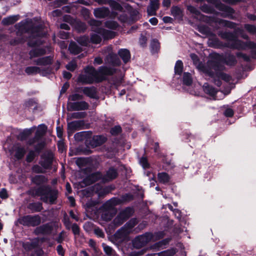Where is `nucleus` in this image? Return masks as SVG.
Listing matches in <instances>:
<instances>
[{"instance_id": "nucleus-1", "label": "nucleus", "mask_w": 256, "mask_h": 256, "mask_svg": "<svg viewBox=\"0 0 256 256\" xmlns=\"http://www.w3.org/2000/svg\"><path fill=\"white\" fill-rule=\"evenodd\" d=\"M42 222V218L38 214H28L20 216L15 222V225H22L26 227H36L34 231L36 236L40 234L50 236L52 234L54 226L51 222H48L40 225Z\"/></svg>"}, {"instance_id": "nucleus-2", "label": "nucleus", "mask_w": 256, "mask_h": 256, "mask_svg": "<svg viewBox=\"0 0 256 256\" xmlns=\"http://www.w3.org/2000/svg\"><path fill=\"white\" fill-rule=\"evenodd\" d=\"M218 36L222 39L232 42L229 47L234 50H246V48L256 49V43L250 40L244 42L238 39L237 34L231 32L220 31Z\"/></svg>"}, {"instance_id": "nucleus-3", "label": "nucleus", "mask_w": 256, "mask_h": 256, "mask_svg": "<svg viewBox=\"0 0 256 256\" xmlns=\"http://www.w3.org/2000/svg\"><path fill=\"white\" fill-rule=\"evenodd\" d=\"M87 75L92 76L96 83H100L107 80L106 76H112L116 72L115 68L102 66L98 70L92 66H88L84 68Z\"/></svg>"}, {"instance_id": "nucleus-4", "label": "nucleus", "mask_w": 256, "mask_h": 256, "mask_svg": "<svg viewBox=\"0 0 256 256\" xmlns=\"http://www.w3.org/2000/svg\"><path fill=\"white\" fill-rule=\"evenodd\" d=\"M34 195L40 196V200L45 203L55 204L58 196V190L52 189L49 185H42L34 190Z\"/></svg>"}, {"instance_id": "nucleus-5", "label": "nucleus", "mask_w": 256, "mask_h": 256, "mask_svg": "<svg viewBox=\"0 0 256 256\" xmlns=\"http://www.w3.org/2000/svg\"><path fill=\"white\" fill-rule=\"evenodd\" d=\"M222 58L221 54L214 52L210 54V60H208V64L209 66L216 72L222 71L225 67Z\"/></svg>"}, {"instance_id": "nucleus-6", "label": "nucleus", "mask_w": 256, "mask_h": 256, "mask_svg": "<svg viewBox=\"0 0 256 256\" xmlns=\"http://www.w3.org/2000/svg\"><path fill=\"white\" fill-rule=\"evenodd\" d=\"M134 212L132 207L128 206L121 211L114 220L115 225L120 226L131 217Z\"/></svg>"}, {"instance_id": "nucleus-7", "label": "nucleus", "mask_w": 256, "mask_h": 256, "mask_svg": "<svg viewBox=\"0 0 256 256\" xmlns=\"http://www.w3.org/2000/svg\"><path fill=\"white\" fill-rule=\"evenodd\" d=\"M107 140L106 137L102 135H94L88 137L86 140V145L88 148H95L104 144Z\"/></svg>"}, {"instance_id": "nucleus-8", "label": "nucleus", "mask_w": 256, "mask_h": 256, "mask_svg": "<svg viewBox=\"0 0 256 256\" xmlns=\"http://www.w3.org/2000/svg\"><path fill=\"white\" fill-rule=\"evenodd\" d=\"M215 6L216 9L222 12V13L220 14L222 17L234 20L235 17L234 16V14L235 13V10L232 8L226 6L220 2L216 3Z\"/></svg>"}, {"instance_id": "nucleus-9", "label": "nucleus", "mask_w": 256, "mask_h": 256, "mask_svg": "<svg viewBox=\"0 0 256 256\" xmlns=\"http://www.w3.org/2000/svg\"><path fill=\"white\" fill-rule=\"evenodd\" d=\"M152 238V235L150 232H146L142 235L137 236L132 241L134 247L140 248L145 246L149 242Z\"/></svg>"}, {"instance_id": "nucleus-10", "label": "nucleus", "mask_w": 256, "mask_h": 256, "mask_svg": "<svg viewBox=\"0 0 256 256\" xmlns=\"http://www.w3.org/2000/svg\"><path fill=\"white\" fill-rule=\"evenodd\" d=\"M89 104L86 101L81 100L76 102H68V111L85 110L89 108Z\"/></svg>"}, {"instance_id": "nucleus-11", "label": "nucleus", "mask_w": 256, "mask_h": 256, "mask_svg": "<svg viewBox=\"0 0 256 256\" xmlns=\"http://www.w3.org/2000/svg\"><path fill=\"white\" fill-rule=\"evenodd\" d=\"M118 176V170L114 166L108 168L105 174H102V180L108 182L116 180Z\"/></svg>"}, {"instance_id": "nucleus-12", "label": "nucleus", "mask_w": 256, "mask_h": 256, "mask_svg": "<svg viewBox=\"0 0 256 256\" xmlns=\"http://www.w3.org/2000/svg\"><path fill=\"white\" fill-rule=\"evenodd\" d=\"M100 180H102V174L100 172H96L86 176L84 178L82 182L86 186H88Z\"/></svg>"}, {"instance_id": "nucleus-13", "label": "nucleus", "mask_w": 256, "mask_h": 256, "mask_svg": "<svg viewBox=\"0 0 256 256\" xmlns=\"http://www.w3.org/2000/svg\"><path fill=\"white\" fill-rule=\"evenodd\" d=\"M84 124V120H74L68 123L67 130L68 134L81 130Z\"/></svg>"}, {"instance_id": "nucleus-14", "label": "nucleus", "mask_w": 256, "mask_h": 256, "mask_svg": "<svg viewBox=\"0 0 256 256\" xmlns=\"http://www.w3.org/2000/svg\"><path fill=\"white\" fill-rule=\"evenodd\" d=\"M95 32L100 35L104 40L112 39L116 36V32L102 28H97L93 30Z\"/></svg>"}, {"instance_id": "nucleus-15", "label": "nucleus", "mask_w": 256, "mask_h": 256, "mask_svg": "<svg viewBox=\"0 0 256 256\" xmlns=\"http://www.w3.org/2000/svg\"><path fill=\"white\" fill-rule=\"evenodd\" d=\"M24 28L25 30V32L30 33L32 35L33 38L41 36L40 33L42 32V25H34L32 24L28 28H26V26L24 25Z\"/></svg>"}, {"instance_id": "nucleus-16", "label": "nucleus", "mask_w": 256, "mask_h": 256, "mask_svg": "<svg viewBox=\"0 0 256 256\" xmlns=\"http://www.w3.org/2000/svg\"><path fill=\"white\" fill-rule=\"evenodd\" d=\"M82 90L83 94L90 98H96V88L94 86L90 87H80L76 88V92H78Z\"/></svg>"}, {"instance_id": "nucleus-17", "label": "nucleus", "mask_w": 256, "mask_h": 256, "mask_svg": "<svg viewBox=\"0 0 256 256\" xmlns=\"http://www.w3.org/2000/svg\"><path fill=\"white\" fill-rule=\"evenodd\" d=\"M224 64L228 66H233L236 64L238 61L236 56L231 53H228L224 54L222 53Z\"/></svg>"}, {"instance_id": "nucleus-18", "label": "nucleus", "mask_w": 256, "mask_h": 256, "mask_svg": "<svg viewBox=\"0 0 256 256\" xmlns=\"http://www.w3.org/2000/svg\"><path fill=\"white\" fill-rule=\"evenodd\" d=\"M110 14V10L106 7L97 8L94 10V15L98 18H104L109 16Z\"/></svg>"}, {"instance_id": "nucleus-19", "label": "nucleus", "mask_w": 256, "mask_h": 256, "mask_svg": "<svg viewBox=\"0 0 256 256\" xmlns=\"http://www.w3.org/2000/svg\"><path fill=\"white\" fill-rule=\"evenodd\" d=\"M113 188L112 186L102 188V186L97 184L92 187V190L98 194L100 196H103L108 194Z\"/></svg>"}, {"instance_id": "nucleus-20", "label": "nucleus", "mask_w": 256, "mask_h": 256, "mask_svg": "<svg viewBox=\"0 0 256 256\" xmlns=\"http://www.w3.org/2000/svg\"><path fill=\"white\" fill-rule=\"evenodd\" d=\"M160 0H151L150 5L147 8V13L148 16L156 15V10L160 8Z\"/></svg>"}, {"instance_id": "nucleus-21", "label": "nucleus", "mask_w": 256, "mask_h": 256, "mask_svg": "<svg viewBox=\"0 0 256 256\" xmlns=\"http://www.w3.org/2000/svg\"><path fill=\"white\" fill-rule=\"evenodd\" d=\"M176 252L177 250L176 248H171L158 253H148L145 256H173Z\"/></svg>"}, {"instance_id": "nucleus-22", "label": "nucleus", "mask_w": 256, "mask_h": 256, "mask_svg": "<svg viewBox=\"0 0 256 256\" xmlns=\"http://www.w3.org/2000/svg\"><path fill=\"white\" fill-rule=\"evenodd\" d=\"M46 54V50L44 48H36L32 49L28 52L30 58V60L34 58H37L45 55Z\"/></svg>"}, {"instance_id": "nucleus-23", "label": "nucleus", "mask_w": 256, "mask_h": 256, "mask_svg": "<svg viewBox=\"0 0 256 256\" xmlns=\"http://www.w3.org/2000/svg\"><path fill=\"white\" fill-rule=\"evenodd\" d=\"M210 46L216 48H223L229 47V44L224 42L220 40L218 38H214L210 40Z\"/></svg>"}, {"instance_id": "nucleus-24", "label": "nucleus", "mask_w": 256, "mask_h": 256, "mask_svg": "<svg viewBox=\"0 0 256 256\" xmlns=\"http://www.w3.org/2000/svg\"><path fill=\"white\" fill-rule=\"evenodd\" d=\"M48 182V178L44 175H36L31 178V182L39 186L44 185Z\"/></svg>"}, {"instance_id": "nucleus-25", "label": "nucleus", "mask_w": 256, "mask_h": 256, "mask_svg": "<svg viewBox=\"0 0 256 256\" xmlns=\"http://www.w3.org/2000/svg\"><path fill=\"white\" fill-rule=\"evenodd\" d=\"M109 64L114 66H119L122 62L118 55L114 53H110L106 57Z\"/></svg>"}, {"instance_id": "nucleus-26", "label": "nucleus", "mask_w": 256, "mask_h": 256, "mask_svg": "<svg viewBox=\"0 0 256 256\" xmlns=\"http://www.w3.org/2000/svg\"><path fill=\"white\" fill-rule=\"evenodd\" d=\"M27 208L32 212H40L44 209L42 204L40 202H30L28 204Z\"/></svg>"}, {"instance_id": "nucleus-27", "label": "nucleus", "mask_w": 256, "mask_h": 256, "mask_svg": "<svg viewBox=\"0 0 256 256\" xmlns=\"http://www.w3.org/2000/svg\"><path fill=\"white\" fill-rule=\"evenodd\" d=\"M118 54L124 64L128 63L130 60L131 54L128 50L120 48L118 51Z\"/></svg>"}, {"instance_id": "nucleus-28", "label": "nucleus", "mask_w": 256, "mask_h": 256, "mask_svg": "<svg viewBox=\"0 0 256 256\" xmlns=\"http://www.w3.org/2000/svg\"><path fill=\"white\" fill-rule=\"evenodd\" d=\"M52 61L53 56H49L38 58L34 61V62L38 66H47L51 64Z\"/></svg>"}, {"instance_id": "nucleus-29", "label": "nucleus", "mask_w": 256, "mask_h": 256, "mask_svg": "<svg viewBox=\"0 0 256 256\" xmlns=\"http://www.w3.org/2000/svg\"><path fill=\"white\" fill-rule=\"evenodd\" d=\"M204 92L207 94L211 96H216L218 90L212 86L210 85L208 82H205L202 86Z\"/></svg>"}, {"instance_id": "nucleus-30", "label": "nucleus", "mask_w": 256, "mask_h": 256, "mask_svg": "<svg viewBox=\"0 0 256 256\" xmlns=\"http://www.w3.org/2000/svg\"><path fill=\"white\" fill-rule=\"evenodd\" d=\"M42 158H44V160L40 162L41 166L44 169H49L52 164V156L50 154H48L44 156H42Z\"/></svg>"}, {"instance_id": "nucleus-31", "label": "nucleus", "mask_w": 256, "mask_h": 256, "mask_svg": "<svg viewBox=\"0 0 256 256\" xmlns=\"http://www.w3.org/2000/svg\"><path fill=\"white\" fill-rule=\"evenodd\" d=\"M216 22L220 25L232 29H235L238 25V24L234 22L220 18L216 20Z\"/></svg>"}, {"instance_id": "nucleus-32", "label": "nucleus", "mask_w": 256, "mask_h": 256, "mask_svg": "<svg viewBox=\"0 0 256 256\" xmlns=\"http://www.w3.org/2000/svg\"><path fill=\"white\" fill-rule=\"evenodd\" d=\"M78 82L84 84H92L95 82V80L92 76L87 74H80L78 77Z\"/></svg>"}, {"instance_id": "nucleus-33", "label": "nucleus", "mask_w": 256, "mask_h": 256, "mask_svg": "<svg viewBox=\"0 0 256 256\" xmlns=\"http://www.w3.org/2000/svg\"><path fill=\"white\" fill-rule=\"evenodd\" d=\"M68 50L73 54H78L82 52V49L74 42H71L68 46Z\"/></svg>"}, {"instance_id": "nucleus-34", "label": "nucleus", "mask_w": 256, "mask_h": 256, "mask_svg": "<svg viewBox=\"0 0 256 256\" xmlns=\"http://www.w3.org/2000/svg\"><path fill=\"white\" fill-rule=\"evenodd\" d=\"M38 241H34L32 242H23L22 246L26 252H28L36 248L38 246Z\"/></svg>"}, {"instance_id": "nucleus-35", "label": "nucleus", "mask_w": 256, "mask_h": 256, "mask_svg": "<svg viewBox=\"0 0 256 256\" xmlns=\"http://www.w3.org/2000/svg\"><path fill=\"white\" fill-rule=\"evenodd\" d=\"M74 28L78 33L84 32L88 28L86 24L80 20H77L74 24Z\"/></svg>"}, {"instance_id": "nucleus-36", "label": "nucleus", "mask_w": 256, "mask_h": 256, "mask_svg": "<svg viewBox=\"0 0 256 256\" xmlns=\"http://www.w3.org/2000/svg\"><path fill=\"white\" fill-rule=\"evenodd\" d=\"M47 126L45 124H40L38 126V128L35 132L34 136L36 138L39 140L45 134L47 130Z\"/></svg>"}, {"instance_id": "nucleus-37", "label": "nucleus", "mask_w": 256, "mask_h": 256, "mask_svg": "<svg viewBox=\"0 0 256 256\" xmlns=\"http://www.w3.org/2000/svg\"><path fill=\"white\" fill-rule=\"evenodd\" d=\"M38 100L35 98H31L26 100L24 102V106L27 108H34V110H36L38 108Z\"/></svg>"}, {"instance_id": "nucleus-38", "label": "nucleus", "mask_w": 256, "mask_h": 256, "mask_svg": "<svg viewBox=\"0 0 256 256\" xmlns=\"http://www.w3.org/2000/svg\"><path fill=\"white\" fill-rule=\"evenodd\" d=\"M171 14L175 18H182L183 11L178 6H172L171 8Z\"/></svg>"}, {"instance_id": "nucleus-39", "label": "nucleus", "mask_w": 256, "mask_h": 256, "mask_svg": "<svg viewBox=\"0 0 256 256\" xmlns=\"http://www.w3.org/2000/svg\"><path fill=\"white\" fill-rule=\"evenodd\" d=\"M112 10L122 12L123 8L121 4L114 0H108V3Z\"/></svg>"}, {"instance_id": "nucleus-40", "label": "nucleus", "mask_w": 256, "mask_h": 256, "mask_svg": "<svg viewBox=\"0 0 256 256\" xmlns=\"http://www.w3.org/2000/svg\"><path fill=\"white\" fill-rule=\"evenodd\" d=\"M158 178L160 182L164 184L168 182L170 180L169 175L165 172H159L158 174Z\"/></svg>"}, {"instance_id": "nucleus-41", "label": "nucleus", "mask_w": 256, "mask_h": 256, "mask_svg": "<svg viewBox=\"0 0 256 256\" xmlns=\"http://www.w3.org/2000/svg\"><path fill=\"white\" fill-rule=\"evenodd\" d=\"M18 20V18L16 16H10L4 18L2 20V24L4 26H9L14 24Z\"/></svg>"}, {"instance_id": "nucleus-42", "label": "nucleus", "mask_w": 256, "mask_h": 256, "mask_svg": "<svg viewBox=\"0 0 256 256\" xmlns=\"http://www.w3.org/2000/svg\"><path fill=\"white\" fill-rule=\"evenodd\" d=\"M184 69V64L181 60H178L174 66V73L176 75L181 76Z\"/></svg>"}, {"instance_id": "nucleus-43", "label": "nucleus", "mask_w": 256, "mask_h": 256, "mask_svg": "<svg viewBox=\"0 0 256 256\" xmlns=\"http://www.w3.org/2000/svg\"><path fill=\"white\" fill-rule=\"evenodd\" d=\"M40 68L36 66H28L25 69V72L28 75H32L36 74H40Z\"/></svg>"}, {"instance_id": "nucleus-44", "label": "nucleus", "mask_w": 256, "mask_h": 256, "mask_svg": "<svg viewBox=\"0 0 256 256\" xmlns=\"http://www.w3.org/2000/svg\"><path fill=\"white\" fill-rule=\"evenodd\" d=\"M122 202V200L120 198H114L107 201L106 203L104 204L105 206H107L108 207H112L114 206L120 204Z\"/></svg>"}, {"instance_id": "nucleus-45", "label": "nucleus", "mask_w": 256, "mask_h": 256, "mask_svg": "<svg viewBox=\"0 0 256 256\" xmlns=\"http://www.w3.org/2000/svg\"><path fill=\"white\" fill-rule=\"evenodd\" d=\"M26 152V151L24 148L18 146L16 150L14 156L18 160H22L24 158Z\"/></svg>"}, {"instance_id": "nucleus-46", "label": "nucleus", "mask_w": 256, "mask_h": 256, "mask_svg": "<svg viewBox=\"0 0 256 256\" xmlns=\"http://www.w3.org/2000/svg\"><path fill=\"white\" fill-rule=\"evenodd\" d=\"M192 82V80L190 73L184 72L182 76V84L186 86H190Z\"/></svg>"}, {"instance_id": "nucleus-47", "label": "nucleus", "mask_w": 256, "mask_h": 256, "mask_svg": "<svg viewBox=\"0 0 256 256\" xmlns=\"http://www.w3.org/2000/svg\"><path fill=\"white\" fill-rule=\"evenodd\" d=\"M32 132V130L31 128L24 129L19 134L18 138L22 141L26 140Z\"/></svg>"}, {"instance_id": "nucleus-48", "label": "nucleus", "mask_w": 256, "mask_h": 256, "mask_svg": "<svg viewBox=\"0 0 256 256\" xmlns=\"http://www.w3.org/2000/svg\"><path fill=\"white\" fill-rule=\"evenodd\" d=\"M150 46L152 52H157L160 48V43L157 39H152Z\"/></svg>"}, {"instance_id": "nucleus-49", "label": "nucleus", "mask_w": 256, "mask_h": 256, "mask_svg": "<svg viewBox=\"0 0 256 256\" xmlns=\"http://www.w3.org/2000/svg\"><path fill=\"white\" fill-rule=\"evenodd\" d=\"M104 26L106 28L112 30H116L120 26L118 23L114 20H106L104 22Z\"/></svg>"}, {"instance_id": "nucleus-50", "label": "nucleus", "mask_w": 256, "mask_h": 256, "mask_svg": "<svg viewBox=\"0 0 256 256\" xmlns=\"http://www.w3.org/2000/svg\"><path fill=\"white\" fill-rule=\"evenodd\" d=\"M138 220L136 218H132L126 222L124 226L128 230H132L138 224Z\"/></svg>"}, {"instance_id": "nucleus-51", "label": "nucleus", "mask_w": 256, "mask_h": 256, "mask_svg": "<svg viewBox=\"0 0 256 256\" xmlns=\"http://www.w3.org/2000/svg\"><path fill=\"white\" fill-rule=\"evenodd\" d=\"M200 8L202 12L206 14H214V9L210 6H209L206 4H204L200 6Z\"/></svg>"}, {"instance_id": "nucleus-52", "label": "nucleus", "mask_w": 256, "mask_h": 256, "mask_svg": "<svg viewBox=\"0 0 256 256\" xmlns=\"http://www.w3.org/2000/svg\"><path fill=\"white\" fill-rule=\"evenodd\" d=\"M87 114L85 112H74L71 114L70 118L81 119L85 118Z\"/></svg>"}, {"instance_id": "nucleus-53", "label": "nucleus", "mask_w": 256, "mask_h": 256, "mask_svg": "<svg viewBox=\"0 0 256 256\" xmlns=\"http://www.w3.org/2000/svg\"><path fill=\"white\" fill-rule=\"evenodd\" d=\"M88 37L86 36H82L77 38V42L82 46H87L88 42Z\"/></svg>"}, {"instance_id": "nucleus-54", "label": "nucleus", "mask_w": 256, "mask_h": 256, "mask_svg": "<svg viewBox=\"0 0 256 256\" xmlns=\"http://www.w3.org/2000/svg\"><path fill=\"white\" fill-rule=\"evenodd\" d=\"M101 36L96 34H93L90 35V42L94 44H99L102 42Z\"/></svg>"}, {"instance_id": "nucleus-55", "label": "nucleus", "mask_w": 256, "mask_h": 256, "mask_svg": "<svg viewBox=\"0 0 256 256\" xmlns=\"http://www.w3.org/2000/svg\"><path fill=\"white\" fill-rule=\"evenodd\" d=\"M122 132V127L120 125L115 126L110 130V133L112 136H116Z\"/></svg>"}, {"instance_id": "nucleus-56", "label": "nucleus", "mask_w": 256, "mask_h": 256, "mask_svg": "<svg viewBox=\"0 0 256 256\" xmlns=\"http://www.w3.org/2000/svg\"><path fill=\"white\" fill-rule=\"evenodd\" d=\"M87 134L86 132H81L76 133L74 136V138L77 141H83L85 138L86 139Z\"/></svg>"}, {"instance_id": "nucleus-57", "label": "nucleus", "mask_w": 256, "mask_h": 256, "mask_svg": "<svg viewBox=\"0 0 256 256\" xmlns=\"http://www.w3.org/2000/svg\"><path fill=\"white\" fill-rule=\"evenodd\" d=\"M68 100L76 102L78 100L84 99V96L78 94H74L69 96L68 98Z\"/></svg>"}, {"instance_id": "nucleus-58", "label": "nucleus", "mask_w": 256, "mask_h": 256, "mask_svg": "<svg viewBox=\"0 0 256 256\" xmlns=\"http://www.w3.org/2000/svg\"><path fill=\"white\" fill-rule=\"evenodd\" d=\"M140 163L144 169H148L150 168V164L146 156H142L140 160Z\"/></svg>"}, {"instance_id": "nucleus-59", "label": "nucleus", "mask_w": 256, "mask_h": 256, "mask_svg": "<svg viewBox=\"0 0 256 256\" xmlns=\"http://www.w3.org/2000/svg\"><path fill=\"white\" fill-rule=\"evenodd\" d=\"M45 144H46L44 142H38L34 146V152H36L38 155L44 148Z\"/></svg>"}, {"instance_id": "nucleus-60", "label": "nucleus", "mask_w": 256, "mask_h": 256, "mask_svg": "<svg viewBox=\"0 0 256 256\" xmlns=\"http://www.w3.org/2000/svg\"><path fill=\"white\" fill-rule=\"evenodd\" d=\"M38 156L37 154H36L34 151L30 150L27 154L26 160L28 163L32 162Z\"/></svg>"}, {"instance_id": "nucleus-61", "label": "nucleus", "mask_w": 256, "mask_h": 256, "mask_svg": "<svg viewBox=\"0 0 256 256\" xmlns=\"http://www.w3.org/2000/svg\"><path fill=\"white\" fill-rule=\"evenodd\" d=\"M148 38L146 36H144L142 34H140V37L138 40V43L142 48H146L147 46Z\"/></svg>"}, {"instance_id": "nucleus-62", "label": "nucleus", "mask_w": 256, "mask_h": 256, "mask_svg": "<svg viewBox=\"0 0 256 256\" xmlns=\"http://www.w3.org/2000/svg\"><path fill=\"white\" fill-rule=\"evenodd\" d=\"M102 246L104 248V251L106 255L108 256H112L113 254V252L114 251L112 247L107 246L104 243L102 244Z\"/></svg>"}, {"instance_id": "nucleus-63", "label": "nucleus", "mask_w": 256, "mask_h": 256, "mask_svg": "<svg viewBox=\"0 0 256 256\" xmlns=\"http://www.w3.org/2000/svg\"><path fill=\"white\" fill-rule=\"evenodd\" d=\"M76 163L78 167L81 168L86 165L88 160L86 158H78L76 160Z\"/></svg>"}, {"instance_id": "nucleus-64", "label": "nucleus", "mask_w": 256, "mask_h": 256, "mask_svg": "<svg viewBox=\"0 0 256 256\" xmlns=\"http://www.w3.org/2000/svg\"><path fill=\"white\" fill-rule=\"evenodd\" d=\"M187 10L192 14L196 16H200L201 14L200 12L194 6L189 5L187 6Z\"/></svg>"}]
</instances>
